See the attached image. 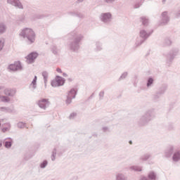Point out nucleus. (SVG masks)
<instances>
[{"label":"nucleus","mask_w":180,"mask_h":180,"mask_svg":"<svg viewBox=\"0 0 180 180\" xmlns=\"http://www.w3.org/2000/svg\"><path fill=\"white\" fill-rule=\"evenodd\" d=\"M4 46H5V41L0 40V51H2Z\"/></svg>","instance_id":"nucleus-44"},{"label":"nucleus","mask_w":180,"mask_h":180,"mask_svg":"<svg viewBox=\"0 0 180 180\" xmlns=\"http://www.w3.org/2000/svg\"><path fill=\"white\" fill-rule=\"evenodd\" d=\"M162 4H165L167 2V0H162Z\"/></svg>","instance_id":"nucleus-54"},{"label":"nucleus","mask_w":180,"mask_h":180,"mask_svg":"<svg viewBox=\"0 0 180 180\" xmlns=\"http://www.w3.org/2000/svg\"><path fill=\"white\" fill-rule=\"evenodd\" d=\"M153 84H154V78H153L152 77H148L146 82L147 88H150V86H153Z\"/></svg>","instance_id":"nucleus-22"},{"label":"nucleus","mask_w":180,"mask_h":180,"mask_svg":"<svg viewBox=\"0 0 180 180\" xmlns=\"http://www.w3.org/2000/svg\"><path fill=\"white\" fill-rule=\"evenodd\" d=\"M140 6H141V3H136V4L134 5V8H135V9H137V8H139Z\"/></svg>","instance_id":"nucleus-50"},{"label":"nucleus","mask_w":180,"mask_h":180,"mask_svg":"<svg viewBox=\"0 0 180 180\" xmlns=\"http://www.w3.org/2000/svg\"><path fill=\"white\" fill-rule=\"evenodd\" d=\"M127 75H128L127 72L122 73V75L120 77L118 81H122V79H124L126 77H127Z\"/></svg>","instance_id":"nucleus-38"},{"label":"nucleus","mask_w":180,"mask_h":180,"mask_svg":"<svg viewBox=\"0 0 180 180\" xmlns=\"http://www.w3.org/2000/svg\"><path fill=\"white\" fill-rule=\"evenodd\" d=\"M72 41L69 44V48L72 51L77 52L79 50V44L84 40V35L78 32H72Z\"/></svg>","instance_id":"nucleus-1"},{"label":"nucleus","mask_w":180,"mask_h":180,"mask_svg":"<svg viewBox=\"0 0 180 180\" xmlns=\"http://www.w3.org/2000/svg\"><path fill=\"white\" fill-rule=\"evenodd\" d=\"M170 46H172V40H171V38L169 37L165 38L162 41V46L169 47Z\"/></svg>","instance_id":"nucleus-15"},{"label":"nucleus","mask_w":180,"mask_h":180,"mask_svg":"<svg viewBox=\"0 0 180 180\" xmlns=\"http://www.w3.org/2000/svg\"><path fill=\"white\" fill-rule=\"evenodd\" d=\"M155 117V110L154 108H150L143 115L139 120L138 121V124L140 126H146L149 122H151L153 119Z\"/></svg>","instance_id":"nucleus-2"},{"label":"nucleus","mask_w":180,"mask_h":180,"mask_svg":"<svg viewBox=\"0 0 180 180\" xmlns=\"http://www.w3.org/2000/svg\"><path fill=\"white\" fill-rule=\"evenodd\" d=\"M63 77H68V75H67V73H65V72H63Z\"/></svg>","instance_id":"nucleus-53"},{"label":"nucleus","mask_w":180,"mask_h":180,"mask_svg":"<svg viewBox=\"0 0 180 180\" xmlns=\"http://www.w3.org/2000/svg\"><path fill=\"white\" fill-rule=\"evenodd\" d=\"M17 126L18 127V129H25V127H26L27 129V127H26V124L23 123L22 122H20L17 124Z\"/></svg>","instance_id":"nucleus-34"},{"label":"nucleus","mask_w":180,"mask_h":180,"mask_svg":"<svg viewBox=\"0 0 180 180\" xmlns=\"http://www.w3.org/2000/svg\"><path fill=\"white\" fill-rule=\"evenodd\" d=\"M103 2L108 5H112V4H115V2H116V0H103Z\"/></svg>","instance_id":"nucleus-41"},{"label":"nucleus","mask_w":180,"mask_h":180,"mask_svg":"<svg viewBox=\"0 0 180 180\" xmlns=\"http://www.w3.org/2000/svg\"><path fill=\"white\" fill-rule=\"evenodd\" d=\"M1 101L4 102V103H9L11 102V98L8 96H1L0 97Z\"/></svg>","instance_id":"nucleus-23"},{"label":"nucleus","mask_w":180,"mask_h":180,"mask_svg":"<svg viewBox=\"0 0 180 180\" xmlns=\"http://www.w3.org/2000/svg\"><path fill=\"white\" fill-rule=\"evenodd\" d=\"M76 96L77 91L75 89H71L68 93L67 98L65 100L66 105H70V103H72V99H75Z\"/></svg>","instance_id":"nucleus-7"},{"label":"nucleus","mask_w":180,"mask_h":180,"mask_svg":"<svg viewBox=\"0 0 180 180\" xmlns=\"http://www.w3.org/2000/svg\"><path fill=\"white\" fill-rule=\"evenodd\" d=\"M70 16H77V11H70L68 13Z\"/></svg>","instance_id":"nucleus-46"},{"label":"nucleus","mask_w":180,"mask_h":180,"mask_svg":"<svg viewBox=\"0 0 180 180\" xmlns=\"http://www.w3.org/2000/svg\"><path fill=\"white\" fill-rule=\"evenodd\" d=\"M167 89V86L164 85L159 89V91L158 92L162 95H164Z\"/></svg>","instance_id":"nucleus-29"},{"label":"nucleus","mask_w":180,"mask_h":180,"mask_svg":"<svg viewBox=\"0 0 180 180\" xmlns=\"http://www.w3.org/2000/svg\"><path fill=\"white\" fill-rule=\"evenodd\" d=\"M150 157H151V155H148V154H146L142 155L140 158L141 161H147V160H148V158H150Z\"/></svg>","instance_id":"nucleus-32"},{"label":"nucleus","mask_w":180,"mask_h":180,"mask_svg":"<svg viewBox=\"0 0 180 180\" xmlns=\"http://www.w3.org/2000/svg\"><path fill=\"white\" fill-rule=\"evenodd\" d=\"M68 81L71 82V81H72V79L70 78V79H68Z\"/></svg>","instance_id":"nucleus-57"},{"label":"nucleus","mask_w":180,"mask_h":180,"mask_svg":"<svg viewBox=\"0 0 180 180\" xmlns=\"http://www.w3.org/2000/svg\"><path fill=\"white\" fill-rule=\"evenodd\" d=\"M165 154V157H167V158H169V157H171V155H172V154H174V146H169L166 149Z\"/></svg>","instance_id":"nucleus-14"},{"label":"nucleus","mask_w":180,"mask_h":180,"mask_svg":"<svg viewBox=\"0 0 180 180\" xmlns=\"http://www.w3.org/2000/svg\"><path fill=\"white\" fill-rule=\"evenodd\" d=\"M6 148H11L12 147V141H6L4 143Z\"/></svg>","instance_id":"nucleus-37"},{"label":"nucleus","mask_w":180,"mask_h":180,"mask_svg":"<svg viewBox=\"0 0 180 180\" xmlns=\"http://www.w3.org/2000/svg\"><path fill=\"white\" fill-rule=\"evenodd\" d=\"M167 129L169 130V131H172V130H175V127L174 126V124L169 123L167 126Z\"/></svg>","instance_id":"nucleus-33"},{"label":"nucleus","mask_w":180,"mask_h":180,"mask_svg":"<svg viewBox=\"0 0 180 180\" xmlns=\"http://www.w3.org/2000/svg\"><path fill=\"white\" fill-rule=\"evenodd\" d=\"M38 56L39 53H37V52H32L25 57L27 63H28V64H32V63H34V60H36Z\"/></svg>","instance_id":"nucleus-11"},{"label":"nucleus","mask_w":180,"mask_h":180,"mask_svg":"<svg viewBox=\"0 0 180 180\" xmlns=\"http://www.w3.org/2000/svg\"><path fill=\"white\" fill-rule=\"evenodd\" d=\"M7 4L14 6L17 9H23V4L20 2V0H7Z\"/></svg>","instance_id":"nucleus-9"},{"label":"nucleus","mask_w":180,"mask_h":180,"mask_svg":"<svg viewBox=\"0 0 180 180\" xmlns=\"http://www.w3.org/2000/svg\"><path fill=\"white\" fill-rule=\"evenodd\" d=\"M100 101H102L103 99V97L105 96V91H102L98 94Z\"/></svg>","instance_id":"nucleus-43"},{"label":"nucleus","mask_w":180,"mask_h":180,"mask_svg":"<svg viewBox=\"0 0 180 180\" xmlns=\"http://www.w3.org/2000/svg\"><path fill=\"white\" fill-rule=\"evenodd\" d=\"M129 143H130V144H132V142H131V141H129Z\"/></svg>","instance_id":"nucleus-58"},{"label":"nucleus","mask_w":180,"mask_h":180,"mask_svg":"<svg viewBox=\"0 0 180 180\" xmlns=\"http://www.w3.org/2000/svg\"><path fill=\"white\" fill-rule=\"evenodd\" d=\"M76 17L77 18H79V19H84V18L85 17L84 15V14H82V13H79L78 11H76Z\"/></svg>","instance_id":"nucleus-42"},{"label":"nucleus","mask_w":180,"mask_h":180,"mask_svg":"<svg viewBox=\"0 0 180 180\" xmlns=\"http://www.w3.org/2000/svg\"><path fill=\"white\" fill-rule=\"evenodd\" d=\"M129 169H131V171H136V172H141V171H143L140 166H131Z\"/></svg>","instance_id":"nucleus-24"},{"label":"nucleus","mask_w":180,"mask_h":180,"mask_svg":"<svg viewBox=\"0 0 180 180\" xmlns=\"http://www.w3.org/2000/svg\"><path fill=\"white\" fill-rule=\"evenodd\" d=\"M35 19H43L44 18V15L36 14Z\"/></svg>","instance_id":"nucleus-45"},{"label":"nucleus","mask_w":180,"mask_h":180,"mask_svg":"<svg viewBox=\"0 0 180 180\" xmlns=\"http://www.w3.org/2000/svg\"><path fill=\"white\" fill-rule=\"evenodd\" d=\"M153 31L150 32H147L146 30H141L139 32V37H138L135 41V47H140L141 45L147 40L149 36H151Z\"/></svg>","instance_id":"nucleus-4"},{"label":"nucleus","mask_w":180,"mask_h":180,"mask_svg":"<svg viewBox=\"0 0 180 180\" xmlns=\"http://www.w3.org/2000/svg\"><path fill=\"white\" fill-rule=\"evenodd\" d=\"M172 160L174 161V162H178L180 160V150H177L174 152L172 156Z\"/></svg>","instance_id":"nucleus-19"},{"label":"nucleus","mask_w":180,"mask_h":180,"mask_svg":"<svg viewBox=\"0 0 180 180\" xmlns=\"http://www.w3.org/2000/svg\"><path fill=\"white\" fill-rule=\"evenodd\" d=\"M42 77L44 78V86L46 88L47 86V81L49 79V72L47 71L42 72Z\"/></svg>","instance_id":"nucleus-20"},{"label":"nucleus","mask_w":180,"mask_h":180,"mask_svg":"<svg viewBox=\"0 0 180 180\" xmlns=\"http://www.w3.org/2000/svg\"><path fill=\"white\" fill-rule=\"evenodd\" d=\"M99 19L101 22L104 23L105 25H110L112 22V13H102L100 16Z\"/></svg>","instance_id":"nucleus-6"},{"label":"nucleus","mask_w":180,"mask_h":180,"mask_svg":"<svg viewBox=\"0 0 180 180\" xmlns=\"http://www.w3.org/2000/svg\"><path fill=\"white\" fill-rule=\"evenodd\" d=\"M0 127H1V122H0Z\"/></svg>","instance_id":"nucleus-59"},{"label":"nucleus","mask_w":180,"mask_h":180,"mask_svg":"<svg viewBox=\"0 0 180 180\" xmlns=\"http://www.w3.org/2000/svg\"><path fill=\"white\" fill-rule=\"evenodd\" d=\"M94 95H95L94 93L89 97V99H92L94 98Z\"/></svg>","instance_id":"nucleus-52"},{"label":"nucleus","mask_w":180,"mask_h":180,"mask_svg":"<svg viewBox=\"0 0 180 180\" xmlns=\"http://www.w3.org/2000/svg\"><path fill=\"white\" fill-rule=\"evenodd\" d=\"M161 95L158 91L155 94L153 95V99L155 101H158V99H160V98H161Z\"/></svg>","instance_id":"nucleus-40"},{"label":"nucleus","mask_w":180,"mask_h":180,"mask_svg":"<svg viewBox=\"0 0 180 180\" xmlns=\"http://www.w3.org/2000/svg\"><path fill=\"white\" fill-rule=\"evenodd\" d=\"M56 71H57V72H59L60 74H61V72H63V71L60 68H57Z\"/></svg>","instance_id":"nucleus-51"},{"label":"nucleus","mask_w":180,"mask_h":180,"mask_svg":"<svg viewBox=\"0 0 180 180\" xmlns=\"http://www.w3.org/2000/svg\"><path fill=\"white\" fill-rule=\"evenodd\" d=\"M9 130H11V127H4V128L2 129L3 133H6V131H9Z\"/></svg>","instance_id":"nucleus-47"},{"label":"nucleus","mask_w":180,"mask_h":180,"mask_svg":"<svg viewBox=\"0 0 180 180\" xmlns=\"http://www.w3.org/2000/svg\"><path fill=\"white\" fill-rule=\"evenodd\" d=\"M57 155V149L55 148L53 151L51 156V161H56V157Z\"/></svg>","instance_id":"nucleus-30"},{"label":"nucleus","mask_w":180,"mask_h":180,"mask_svg":"<svg viewBox=\"0 0 180 180\" xmlns=\"http://www.w3.org/2000/svg\"><path fill=\"white\" fill-rule=\"evenodd\" d=\"M20 36L23 37V39H27L30 44H32V43H34V40L36 39V34L31 28L23 29L20 33Z\"/></svg>","instance_id":"nucleus-3"},{"label":"nucleus","mask_w":180,"mask_h":180,"mask_svg":"<svg viewBox=\"0 0 180 180\" xmlns=\"http://www.w3.org/2000/svg\"><path fill=\"white\" fill-rule=\"evenodd\" d=\"M102 49V43L99 41H96V48L94 49L95 51H101Z\"/></svg>","instance_id":"nucleus-26"},{"label":"nucleus","mask_w":180,"mask_h":180,"mask_svg":"<svg viewBox=\"0 0 180 180\" xmlns=\"http://www.w3.org/2000/svg\"><path fill=\"white\" fill-rule=\"evenodd\" d=\"M4 95L6 96H11V98H13L16 95V89H5L4 91Z\"/></svg>","instance_id":"nucleus-13"},{"label":"nucleus","mask_w":180,"mask_h":180,"mask_svg":"<svg viewBox=\"0 0 180 180\" xmlns=\"http://www.w3.org/2000/svg\"><path fill=\"white\" fill-rule=\"evenodd\" d=\"M0 110H1V112H6V113H16L15 109L9 108V107H1Z\"/></svg>","instance_id":"nucleus-17"},{"label":"nucleus","mask_w":180,"mask_h":180,"mask_svg":"<svg viewBox=\"0 0 180 180\" xmlns=\"http://www.w3.org/2000/svg\"><path fill=\"white\" fill-rule=\"evenodd\" d=\"M75 116H77V113L72 112V113H71L70 115L69 116V119H74V117H75Z\"/></svg>","instance_id":"nucleus-48"},{"label":"nucleus","mask_w":180,"mask_h":180,"mask_svg":"<svg viewBox=\"0 0 180 180\" xmlns=\"http://www.w3.org/2000/svg\"><path fill=\"white\" fill-rule=\"evenodd\" d=\"M51 51L53 53V54H54V56H58L60 53V50L58 49V48H57V46L56 45H53L51 47Z\"/></svg>","instance_id":"nucleus-21"},{"label":"nucleus","mask_w":180,"mask_h":180,"mask_svg":"<svg viewBox=\"0 0 180 180\" xmlns=\"http://www.w3.org/2000/svg\"><path fill=\"white\" fill-rule=\"evenodd\" d=\"M102 130L104 133H106V131H109V128L108 127H103Z\"/></svg>","instance_id":"nucleus-49"},{"label":"nucleus","mask_w":180,"mask_h":180,"mask_svg":"<svg viewBox=\"0 0 180 180\" xmlns=\"http://www.w3.org/2000/svg\"><path fill=\"white\" fill-rule=\"evenodd\" d=\"M51 85L53 88H57V86H60L58 85V83L56 82V80H52L51 82Z\"/></svg>","instance_id":"nucleus-39"},{"label":"nucleus","mask_w":180,"mask_h":180,"mask_svg":"<svg viewBox=\"0 0 180 180\" xmlns=\"http://www.w3.org/2000/svg\"><path fill=\"white\" fill-rule=\"evenodd\" d=\"M148 177L150 180H155L157 179V174L154 172H150L148 174Z\"/></svg>","instance_id":"nucleus-25"},{"label":"nucleus","mask_w":180,"mask_h":180,"mask_svg":"<svg viewBox=\"0 0 180 180\" xmlns=\"http://www.w3.org/2000/svg\"><path fill=\"white\" fill-rule=\"evenodd\" d=\"M2 147V141H0V148Z\"/></svg>","instance_id":"nucleus-55"},{"label":"nucleus","mask_w":180,"mask_h":180,"mask_svg":"<svg viewBox=\"0 0 180 180\" xmlns=\"http://www.w3.org/2000/svg\"><path fill=\"white\" fill-rule=\"evenodd\" d=\"M30 85H32L33 89H36V88H37V76H34Z\"/></svg>","instance_id":"nucleus-28"},{"label":"nucleus","mask_w":180,"mask_h":180,"mask_svg":"<svg viewBox=\"0 0 180 180\" xmlns=\"http://www.w3.org/2000/svg\"><path fill=\"white\" fill-rule=\"evenodd\" d=\"M4 86H0V91H1V89H4Z\"/></svg>","instance_id":"nucleus-56"},{"label":"nucleus","mask_w":180,"mask_h":180,"mask_svg":"<svg viewBox=\"0 0 180 180\" xmlns=\"http://www.w3.org/2000/svg\"><path fill=\"white\" fill-rule=\"evenodd\" d=\"M169 22V16H168V11L162 13V21L160 22V26H165V25H168Z\"/></svg>","instance_id":"nucleus-12"},{"label":"nucleus","mask_w":180,"mask_h":180,"mask_svg":"<svg viewBox=\"0 0 180 180\" xmlns=\"http://www.w3.org/2000/svg\"><path fill=\"white\" fill-rule=\"evenodd\" d=\"M56 82H58V84L59 86H63L64 84H65V79L60 77V76H56Z\"/></svg>","instance_id":"nucleus-18"},{"label":"nucleus","mask_w":180,"mask_h":180,"mask_svg":"<svg viewBox=\"0 0 180 180\" xmlns=\"http://www.w3.org/2000/svg\"><path fill=\"white\" fill-rule=\"evenodd\" d=\"M37 105L41 109L46 110L50 106V101H49V98H41L38 101Z\"/></svg>","instance_id":"nucleus-8"},{"label":"nucleus","mask_w":180,"mask_h":180,"mask_svg":"<svg viewBox=\"0 0 180 180\" xmlns=\"http://www.w3.org/2000/svg\"><path fill=\"white\" fill-rule=\"evenodd\" d=\"M49 164V162L47 160H44L41 164H40V168L44 169L46 167H47Z\"/></svg>","instance_id":"nucleus-35"},{"label":"nucleus","mask_w":180,"mask_h":180,"mask_svg":"<svg viewBox=\"0 0 180 180\" xmlns=\"http://www.w3.org/2000/svg\"><path fill=\"white\" fill-rule=\"evenodd\" d=\"M6 30H8L6 24L4 22H0V34L6 33Z\"/></svg>","instance_id":"nucleus-16"},{"label":"nucleus","mask_w":180,"mask_h":180,"mask_svg":"<svg viewBox=\"0 0 180 180\" xmlns=\"http://www.w3.org/2000/svg\"><path fill=\"white\" fill-rule=\"evenodd\" d=\"M179 53V49L178 48H173L171 49V51L169 52L168 54L164 53L163 56L166 58V63L167 64H171L172 61H174V58L178 56V53Z\"/></svg>","instance_id":"nucleus-5"},{"label":"nucleus","mask_w":180,"mask_h":180,"mask_svg":"<svg viewBox=\"0 0 180 180\" xmlns=\"http://www.w3.org/2000/svg\"><path fill=\"white\" fill-rule=\"evenodd\" d=\"M174 18L176 19H179L180 18V7H179L176 10V11L174 13Z\"/></svg>","instance_id":"nucleus-36"},{"label":"nucleus","mask_w":180,"mask_h":180,"mask_svg":"<svg viewBox=\"0 0 180 180\" xmlns=\"http://www.w3.org/2000/svg\"><path fill=\"white\" fill-rule=\"evenodd\" d=\"M116 180H127V176L124 174L120 173L116 176Z\"/></svg>","instance_id":"nucleus-27"},{"label":"nucleus","mask_w":180,"mask_h":180,"mask_svg":"<svg viewBox=\"0 0 180 180\" xmlns=\"http://www.w3.org/2000/svg\"><path fill=\"white\" fill-rule=\"evenodd\" d=\"M141 20L142 25H143V26H147L148 25V18H147L146 17H141Z\"/></svg>","instance_id":"nucleus-31"},{"label":"nucleus","mask_w":180,"mask_h":180,"mask_svg":"<svg viewBox=\"0 0 180 180\" xmlns=\"http://www.w3.org/2000/svg\"><path fill=\"white\" fill-rule=\"evenodd\" d=\"M8 68L11 71H22L23 70L20 61H15L13 64L10 65Z\"/></svg>","instance_id":"nucleus-10"}]
</instances>
